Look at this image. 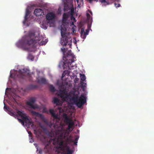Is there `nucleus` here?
Instances as JSON below:
<instances>
[{"mask_svg": "<svg viewBox=\"0 0 154 154\" xmlns=\"http://www.w3.org/2000/svg\"><path fill=\"white\" fill-rule=\"evenodd\" d=\"M79 93L73 92L71 94L68 93V99L72 105L70 108L74 109L72 105L75 104L78 107L81 108L86 102V98L82 94L79 97ZM70 104L68 102V109L69 107ZM78 121L74 117L73 112H70L68 109V154H72L75 150V147L77 145L79 136L73 132V130L77 125Z\"/></svg>", "mask_w": 154, "mask_h": 154, "instance_id": "nucleus-1", "label": "nucleus"}, {"mask_svg": "<svg viewBox=\"0 0 154 154\" xmlns=\"http://www.w3.org/2000/svg\"><path fill=\"white\" fill-rule=\"evenodd\" d=\"M49 112L56 122L54 124L56 137L53 143L55 146L56 154H67V127H65L67 125V114L65 115L64 121H60L53 110L51 109Z\"/></svg>", "mask_w": 154, "mask_h": 154, "instance_id": "nucleus-2", "label": "nucleus"}, {"mask_svg": "<svg viewBox=\"0 0 154 154\" xmlns=\"http://www.w3.org/2000/svg\"><path fill=\"white\" fill-rule=\"evenodd\" d=\"M66 76H67V70L64 71L61 77L62 83L59 86V92L57 93V95L59 96L63 101L67 102V91L66 88L67 86V81Z\"/></svg>", "mask_w": 154, "mask_h": 154, "instance_id": "nucleus-3", "label": "nucleus"}, {"mask_svg": "<svg viewBox=\"0 0 154 154\" xmlns=\"http://www.w3.org/2000/svg\"><path fill=\"white\" fill-rule=\"evenodd\" d=\"M34 34H31L29 35V36L27 37L24 41V43L26 45V46L23 45L22 48L25 50H27L29 51H33L32 49H34L35 47V44L38 43L40 45H45V43H42V41L39 42V41L36 38H31L32 36H34Z\"/></svg>", "mask_w": 154, "mask_h": 154, "instance_id": "nucleus-4", "label": "nucleus"}, {"mask_svg": "<svg viewBox=\"0 0 154 154\" xmlns=\"http://www.w3.org/2000/svg\"><path fill=\"white\" fill-rule=\"evenodd\" d=\"M67 13H64L63 15L62 24L61 26V33L62 37L61 42L62 45L66 46L67 43Z\"/></svg>", "mask_w": 154, "mask_h": 154, "instance_id": "nucleus-5", "label": "nucleus"}, {"mask_svg": "<svg viewBox=\"0 0 154 154\" xmlns=\"http://www.w3.org/2000/svg\"><path fill=\"white\" fill-rule=\"evenodd\" d=\"M16 113L14 111L12 112L11 113L13 116L16 115L17 113L19 116L21 117V119H18L23 125H24V123H25L27 127H29L31 124L32 126L33 125L32 122L26 116V114L23 111L18 110L17 109H16Z\"/></svg>", "mask_w": 154, "mask_h": 154, "instance_id": "nucleus-6", "label": "nucleus"}, {"mask_svg": "<svg viewBox=\"0 0 154 154\" xmlns=\"http://www.w3.org/2000/svg\"><path fill=\"white\" fill-rule=\"evenodd\" d=\"M76 57L71 51L68 50V76H72L73 75V72L75 70H74V66L71 64L73 63L75 60Z\"/></svg>", "mask_w": 154, "mask_h": 154, "instance_id": "nucleus-7", "label": "nucleus"}, {"mask_svg": "<svg viewBox=\"0 0 154 154\" xmlns=\"http://www.w3.org/2000/svg\"><path fill=\"white\" fill-rule=\"evenodd\" d=\"M26 74H29V71L27 69H23L22 70L20 69L18 71L14 70L13 72H10V77L14 79L17 78L24 79Z\"/></svg>", "mask_w": 154, "mask_h": 154, "instance_id": "nucleus-8", "label": "nucleus"}, {"mask_svg": "<svg viewBox=\"0 0 154 154\" xmlns=\"http://www.w3.org/2000/svg\"><path fill=\"white\" fill-rule=\"evenodd\" d=\"M61 50L63 54V57L62 61H61L59 64V67L60 68L63 67V69H64L67 68V50L64 47H63L61 48Z\"/></svg>", "mask_w": 154, "mask_h": 154, "instance_id": "nucleus-9", "label": "nucleus"}, {"mask_svg": "<svg viewBox=\"0 0 154 154\" xmlns=\"http://www.w3.org/2000/svg\"><path fill=\"white\" fill-rule=\"evenodd\" d=\"M68 10H69V12H68V18L70 15L71 20L69 24L71 26H73L75 27V26L74 25V23L76 22V20L75 18L73 16L74 13V9L72 5L70 8H69L68 6ZM69 24V23L68 22V25Z\"/></svg>", "mask_w": 154, "mask_h": 154, "instance_id": "nucleus-10", "label": "nucleus"}, {"mask_svg": "<svg viewBox=\"0 0 154 154\" xmlns=\"http://www.w3.org/2000/svg\"><path fill=\"white\" fill-rule=\"evenodd\" d=\"M35 98H32L30 99L29 101L26 102V104L29 106L31 108L35 109V108H38V106L37 105H34L33 104L35 103Z\"/></svg>", "mask_w": 154, "mask_h": 154, "instance_id": "nucleus-11", "label": "nucleus"}, {"mask_svg": "<svg viewBox=\"0 0 154 154\" xmlns=\"http://www.w3.org/2000/svg\"><path fill=\"white\" fill-rule=\"evenodd\" d=\"M89 32V30L87 29L85 32L84 31V29L82 28L81 29L80 34L82 38L84 39L86 38V35H88Z\"/></svg>", "mask_w": 154, "mask_h": 154, "instance_id": "nucleus-12", "label": "nucleus"}, {"mask_svg": "<svg viewBox=\"0 0 154 154\" xmlns=\"http://www.w3.org/2000/svg\"><path fill=\"white\" fill-rule=\"evenodd\" d=\"M44 11L41 9H36L34 11V14L38 16H40L44 14Z\"/></svg>", "mask_w": 154, "mask_h": 154, "instance_id": "nucleus-13", "label": "nucleus"}, {"mask_svg": "<svg viewBox=\"0 0 154 154\" xmlns=\"http://www.w3.org/2000/svg\"><path fill=\"white\" fill-rule=\"evenodd\" d=\"M55 17V14L53 12H51L48 13L46 15V18L47 20H51L54 18Z\"/></svg>", "mask_w": 154, "mask_h": 154, "instance_id": "nucleus-14", "label": "nucleus"}, {"mask_svg": "<svg viewBox=\"0 0 154 154\" xmlns=\"http://www.w3.org/2000/svg\"><path fill=\"white\" fill-rule=\"evenodd\" d=\"M29 11L28 9H26V14L25 16L24 20H23V23L24 24H26L28 26H29V25L26 22L28 18V16L29 15Z\"/></svg>", "mask_w": 154, "mask_h": 154, "instance_id": "nucleus-15", "label": "nucleus"}, {"mask_svg": "<svg viewBox=\"0 0 154 154\" xmlns=\"http://www.w3.org/2000/svg\"><path fill=\"white\" fill-rule=\"evenodd\" d=\"M53 102L54 104H56L57 105H61L62 103L60 102V100L56 97H54L53 98Z\"/></svg>", "mask_w": 154, "mask_h": 154, "instance_id": "nucleus-16", "label": "nucleus"}, {"mask_svg": "<svg viewBox=\"0 0 154 154\" xmlns=\"http://www.w3.org/2000/svg\"><path fill=\"white\" fill-rule=\"evenodd\" d=\"M38 82L41 84H45L46 83V79L43 78H40L38 79Z\"/></svg>", "mask_w": 154, "mask_h": 154, "instance_id": "nucleus-17", "label": "nucleus"}, {"mask_svg": "<svg viewBox=\"0 0 154 154\" xmlns=\"http://www.w3.org/2000/svg\"><path fill=\"white\" fill-rule=\"evenodd\" d=\"M62 2L64 4V11H67V0H62Z\"/></svg>", "mask_w": 154, "mask_h": 154, "instance_id": "nucleus-18", "label": "nucleus"}, {"mask_svg": "<svg viewBox=\"0 0 154 154\" xmlns=\"http://www.w3.org/2000/svg\"><path fill=\"white\" fill-rule=\"evenodd\" d=\"M80 77L82 81H84L86 79L85 76L84 74H80Z\"/></svg>", "mask_w": 154, "mask_h": 154, "instance_id": "nucleus-19", "label": "nucleus"}, {"mask_svg": "<svg viewBox=\"0 0 154 154\" xmlns=\"http://www.w3.org/2000/svg\"><path fill=\"white\" fill-rule=\"evenodd\" d=\"M32 113L33 115L41 117L42 116V115L41 114L35 111H32Z\"/></svg>", "mask_w": 154, "mask_h": 154, "instance_id": "nucleus-20", "label": "nucleus"}, {"mask_svg": "<svg viewBox=\"0 0 154 154\" xmlns=\"http://www.w3.org/2000/svg\"><path fill=\"white\" fill-rule=\"evenodd\" d=\"M49 89L50 91L51 92H54L55 91V89L54 87L52 85H50L49 86Z\"/></svg>", "mask_w": 154, "mask_h": 154, "instance_id": "nucleus-21", "label": "nucleus"}, {"mask_svg": "<svg viewBox=\"0 0 154 154\" xmlns=\"http://www.w3.org/2000/svg\"><path fill=\"white\" fill-rule=\"evenodd\" d=\"M37 85H30L29 88L30 89H32L36 88L37 87Z\"/></svg>", "mask_w": 154, "mask_h": 154, "instance_id": "nucleus-22", "label": "nucleus"}, {"mask_svg": "<svg viewBox=\"0 0 154 154\" xmlns=\"http://www.w3.org/2000/svg\"><path fill=\"white\" fill-rule=\"evenodd\" d=\"M4 109H6V110L7 111H9L10 110V108L9 107L6 106V105L5 104V103H4Z\"/></svg>", "mask_w": 154, "mask_h": 154, "instance_id": "nucleus-23", "label": "nucleus"}, {"mask_svg": "<svg viewBox=\"0 0 154 154\" xmlns=\"http://www.w3.org/2000/svg\"><path fill=\"white\" fill-rule=\"evenodd\" d=\"M81 83V86L83 88L85 87L86 85V83L84 82H82Z\"/></svg>", "mask_w": 154, "mask_h": 154, "instance_id": "nucleus-24", "label": "nucleus"}, {"mask_svg": "<svg viewBox=\"0 0 154 154\" xmlns=\"http://www.w3.org/2000/svg\"><path fill=\"white\" fill-rule=\"evenodd\" d=\"M58 109L59 110V112L60 113L62 112L63 111V110L62 109V108L61 107H58Z\"/></svg>", "mask_w": 154, "mask_h": 154, "instance_id": "nucleus-25", "label": "nucleus"}, {"mask_svg": "<svg viewBox=\"0 0 154 154\" xmlns=\"http://www.w3.org/2000/svg\"><path fill=\"white\" fill-rule=\"evenodd\" d=\"M114 5H115V6L116 8L119 7L120 6V4H117L116 3H114Z\"/></svg>", "mask_w": 154, "mask_h": 154, "instance_id": "nucleus-26", "label": "nucleus"}, {"mask_svg": "<svg viewBox=\"0 0 154 154\" xmlns=\"http://www.w3.org/2000/svg\"><path fill=\"white\" fill-rule=\"evenodd\" d=\"M79 79L78 78H76L74 80V82L75 83H76L79 80Z\"/></svg>", "mask_w": 154, "mask_h": 154, "instance_id": "nucleus-27", "label": "nucleus"}, {"mask_svg": "<svg viewBox=\"0 0 154 154\" xmlns=\"http://www.w3.org/2000/svg\"><path fill=\"white\" fill-rule=\"evenodd\" d=\"M100 1L101 3H107V2H106V0H99Z\"/></svg>", "mask_w": 154, "mask_h": 154, "instance_id": "nucleus-28", "label": "nucleus"}, {"mask_svg": "<svg viewBox=\"0 0 154 154\" xmlns=\"http://www.w3.org/2000/svg\"><path fill=\"white\" fill-rule=\"evenodd\" d=\"M72 29L73 33H75V31H76L75 29L73 27H72Z\"/></svg>", "mask_w": 154, "mask_h": 154, "instance_id": "nucleus-29", "label": "nucleus"}, {"mask_svg": "<svg viewBox=\"0 0 154 154\" xmlns=\"http://www.w3.org/2000/svg\"><path fill=\"white\" fill-rule=\"evenodd\" d=\"M86 15L88 18H89L90 17V15L88 13H87Z\"/></svg>", "mask_w": 154, "mask_h": 154, "instance_id": "nucleus-30", "label": "nucleus"}, {"mask_svg": "<svg viewBox=\"0 0 154 154\" xmlns=\"http://www.w3.org/2000/svg\"><path fill=\"white\" fill-rule=\"evenodd\" d=\"M28 134H29V136H30V137H32V136H30V135H32L31 132L30 131H29L28 132Z\"/></svg>", "mask_w": 154, "mask_h": 154, "instance_id": "nucleus-31", "label": "nucleus"}, {"mask_svg": "<svg viewBox=\"0 0 154 154\" xmlns=\"http://www.w3.org/2000/svg\"><path fill=\"white\" fill-rule=\"evenodd\" d=\"M38 7H42L43 6V5H42V4H40L38 6Z\"/></svg>", "mask_w": 154, "mask_h": 154, "instance_id": "nucleus-32", "label": "nucleus"}, {"mask_svg": "<svg viewBox=\"0 0 154 154\" xmlns=\"http://www.w3.org/2000/svg\"><path fill=\"white\" fill-rule=\"evenodd\" d=\"M12 107L14 109L15 108V107H14V106H12Z\"/></svg>", "mask_w": 154, "mask_h": 154, "instance_id": "nucleus-33", "label": "nucleus"}, {"mask_svg": "<svg viewBox=\"0 0 154 154\" xmlns=\"http://www.w3.org/2000/svg\"><path fill=\"white\" fill-rule=\"evenodd\" d=\"M93 0H89V1L90 2H91L92 1H93Z\"/></svg>", "mask_w": 154, "mask_h": 154, "instance_id": "nucleus-34", "label": "nucleus"}, {"mask_svg": "<svg viewBox=\"0 0 154 154\" xmlns=\"http://www.w3.org/2000/svg\"><path fill=\"white\" fill-rule=\"evenodd\" d=\"M43 112H45V109H43Z\"/></svg>", "mask_w": 154, "mask_h": 154, "instance_id": "nucleus-35", "label": "nucleus"}, {"mask_svg": "<svg viewBox=\"0 0 154 154\" xmlns=\"http://www.w3.org/2000/svg\"><path fill=\"white\" fill-rule=\"evenodd\" d=\"M69 33L68 32V35H69Z\"/></svg>", "mask_w": 154, "mask_h": 154, "instance_id": "nucleus-36", "label": "nucleus"}, {"mask_svg": "<svg viewBox=\"0 0 154 154\" xmlns=\"http://www.w3.org/2000/svg\"><path fill=\"white\" fill-rule=\"evenodd\" d=\"M79 0H76V1H77V2H78L79 1Z\"/></svg>", "mask_w": 154, "mask_h": 154, "instance_id": "nucleus-37", "label": "nucleus"}, {"mask_svg": "<svg viewBox=\"0 0 154 154\" xmlns=\"http://www.w3.org/2000/svg\"><path fill=\"white\" fill-rule=\"evenodd\" d=\"M30 142H32V141H31V140L30 141Z\"/></svg>", "mask_w": 154, "mask_h": 154, "instance_id": "nucleus-38", "label": "nucleus"}, {"mask_svg": "<svg viewBox=\"0 0 154 154\" xmlns=\"http://www.w3.org/2000/svg\"><path fill=\"white\" fill-rule=\"evenodd\" d=\"M98 1V0H96V1L97 2Z\"/></svg>", "mask_w": 154, "mask_h": 154, "instance_id": "nucleus-39", "label": "nucleus"}, {"mask_svg": "<svg viewBox=\"0 0 154 154\" xmlns=\"http://www.w3.org/2000/svg\"><path fill=\"white\" fill-rule=\"evenodd\" d=\"M8 89V88H7L6 89Z\"/></svg>", "mask_w": 154, "mask_h": 154, "instance_id": "nucleus-40", "label": "nucleus"}]
</instances>
